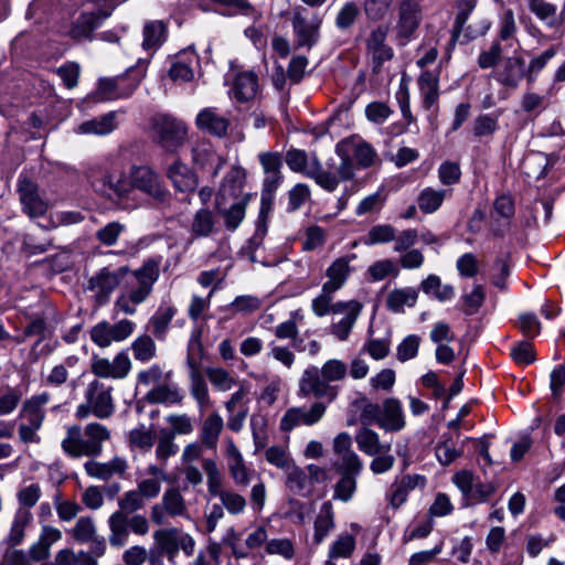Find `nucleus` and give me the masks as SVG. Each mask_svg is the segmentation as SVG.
<instances>
[{
	"label": "nucleus",
	"mask_w": 565,
	"mask_h": 565,
	"mask_svg": "<svg viewBox=\"0 0 565 565\" xmlns=\"http://www.w3.org/2000/svg\"><path fill=\"white\" fill-rule=\"evenodd\" d=\"M148 500L135 488L126 491L118 499V509L108 520V541L113 547H122L128 543L130 532L145 536L149 533L150 522L142 515L135 513L146 507Z\"/></svg>",
	"instance_id": "obj_1"
},
{
	"label": "nucleus",
	"mask_w": 565,
	"mask_h": 565,
	"mask_svg": "<svg viewBox=\"0 0 565 565\" xmlns=\"http://www.w3.org/2000/svg\"><path fill=\"white\" fill-rule=\"evenodd\" d=\"M111 12V0H76L68 9L64 33L76 42L93 41L95 31Z\"/></svg>",
	"instance_id": "obj_2"
},
{
	"label": "nucleus",
	"mask_w": 565,
	"mask_h": 565,
	"mask_svg": "<svg viewBox=\"0 0 565 565\" xmlns=\"http://www.w3.org/2000/svg\"><path fill=\"white\" fill-rule=\"evenodd\" d=\"M110 439L109 429L99 423H89L84 429L74 425L66 429L61 443L65 454L71 457H98L103 452V444Z\"/></svg>",
	"instance_id": "obj_3"
},
{
	"label": "nucleus",
	"mask_w": 565,
	"mask_h": 565,
	"mask_svg": "<svg viewBox=\"0 0 565 565\" xmlns=\"http://www.w3.org/2000/svg\"><path fill=\"white\" fill-rule=\"evenodd\" d=\"M136 285L117 297L114 310L124 315L132 316L137 306L145 302L152 292L153 284L160 275L159 262L148 259L139 269L132 273Z\"/></svg>",
	"instance_id": "obj_4"
},
{
	"label": "nucleus",
	"mask_w": 565,
	"mask_h": 565,
	"mask_svg": "<svg viewBox=\"0 0 565 565\" xmlns=\"http://www.w3.org/2000/svg\"><path fill=\"white\" fill-rule=\"evenodd\" d=\"M129 172L106 170L93 181L97 192L116 202L122 209H137L140 205L138 195H131Z\"/></svg>",
	"instance_id": "obj_5"
},
{
	"label": "nucleus",
	"mask_w": 565,
	"mask_h": 565,
	"mask_svg": "<svg viewBox=\"0 0 565 565\" xmlns=\"http://www.w3.org/2000/svg\"><path fill=\"white\" fill-rule=\"evenodd\" d=\"M202 468L206 475L207 492L210 495L218 498L228 514L235 516L243 514L247 507L246 498L234 489L223 488L222 475L215 460L204 458L202 460Z\"/></svg>",
	"instance_id": "obj_6"
},
{
	"label": "nucleus",
	"mask_w": 565,
	"mask_h": 565,
	"mask_svg": "<svg viewBox=\"0 0 565 565\" xmlns=\"http://www.w3.org/2000/svg\"><path fill=\"white\" fill-rule=\"evenodd\" d=\"M50 402L49 393H41L28 398L20 411L22 423L19 426V437L23 443H39L38 431L45 418V405Z\"/></svg>",
	"instance_id": "obj_7"
},
{
	"label": "nucleus",
	"mask_w": 565,
	"mask_h": 565,
	"mask_svg": "<svg viewBox=\"0 0 565 565\" xmlns=\"http://www.w3.org/2000/svg\"><path fill=\"white\" fill-rule=\"evenodd\" d=\"M308 178L313 179L316 183L326 191L333 192L341 181H350L354 178L352 158L347 153L341 154V161L334 170H326L319 162L317 156L312 153Z\"/></svg>",
	"instance_id": "obj_8"
},
{
	"label": "nucleus",
	"mask_w": 565,
	"mask_h": 565,
	"mask_svg": "<svg viewBox=\"0 0 565 565\" xmlns=\"http://www.w3.org/2000/svg\"><path fill=\"white\" fill-rule=\"evenodd\" d=\"M131 195L141 193L157 202H164L169 191L162 184L160 175L148 166H131L129 169Z\"/></svg>",
	"instance_id": "obj_9"
},
{
	"label": "nucleus",
	"mask_w": 565,
	"mask_h": 565,
	"mask_svg": "<svg viewBox=\"0 0 565 565\" xmlns=\"http://www.w3.org/2000/svg\"><path fill=\"white\" fill-rule=\"evenodd\" d=\"M142 77L141 70L128 68L122 75L99 79L98 93L103 99L107 100L128 98L137 89Z\"/></svg>",
	"instance_id": "obj_10"
},
{
	"label": "nucleus",
	"mask_w": 565,
	"mask_h": 565,
	"mask_svg": "<svg viewBox=\"0 0 565 565\" xmlns=\"http://www.w3.org/2000/svg\"><path fill=\"white\" fill-rule=\"evenodd\" d=\"M152 129L158 143L169 152L175 151L186 137L185 125L181 120L168 115L154 116Z\"/></svg>",
	"instance_id": "obj_11"
},
{
	"label": "nucleus",
	"mask_w": 565,
	"mask_h": 565,
	"mask_svg": "<svg viewBox=\"0 0 565 565\" xmlns=\"http://www.w3.org/2000/svg\"><path fill=\"white\" fill-rule=\"evenodd\" d=\"M17 192L22 211L30 218L41 217L49 211L50 204L41 195L38 183L28 175L21 174L19 177Z\"/></svg>",
	"instance_id": "obj_12"
},
{
	"label": "nucleus",
	"mask_w": 565,
	"mask_h": 565,
	"mask_svg": "<svg viewBox=\"0 0 565 565\" xmlns=\"http://www.w3.org/2000/svg\"><path fill=\"white\" fill-rule=\"evenodd\" d=\"M136 323L128 319H121L111 324L100 321L90 329V340L102 349L108 348L113 342H122L135 331Z\"/></svg>",
	"instance_id": "obj_13"
},
{
	"label": "nucleus",
	"mask_w": 565,
	"mask_h": 565,
	"mask_svg": "<svg viewBox=\"0 0 565 565\" xmlns=\"http://www.w3.org/2000/svg\"><path fill=\"white\" fill-rule=\"evenodd\" d=\"M128 273L129 268L127 266L115 270L104 267L89 279L88 289L94 292L99 305H105Z\"/></svg>",
	"instance_id": "obj_14"
},
{
	"label": "nucleus",
	"mask_w": 565,
	"mask_h": 565,
	"mask_svg": "<svg viewBox=\"0 0 565 565\" xmlns=\"http://www.w3.org/2000/svg\"><path fill=\"white\" fill-rule=\"evenodd\" d=\"M131 367L132 363L126 350L119 351L113 360L93 355L90 363L92 373L99 379H126Z\"/></svg>",
	"instance_id": "obj_15"
},
{
	"label": "nucleus",
	"mask_w": 565,
	"mask_h": 565,
	"mask_svg": "<svg viewBox=\"0 0 565 565\" xmlns=\"http://www.w3.org/2000/svg\"><path fill=\"white\" fill-rule=\"evenodd\" d=\"M396 38L402 45L415 36L422 22V8L416 0H403L397 8Z\"/></svg>",
	"instance_id": "obj_16"
},
{
	"label": "nucleus",
	"mask_w": 565,
	"mask_h": 565,
	"mask_svg": "<svg viewBox=\"0 0 565 565\" xmlns=\"http://www.w3.org/2000/svg\"><path fill=\"white\" fill-rule=\"evenodd\" d=\"M388 28L377 25L371 30L366 39V52L371 58V68L373 74H380L383 64L391 61L394 56L393 49L386 43Z\"/></svg>",
	"instance_id": "obj_17"
},
{
	"label": "nucleus",
	"mask_w": 565,
	"mask_h": 565,
	"mask_svg": "<svg viewBox=\"0 0 565 565\" xmlns=\"http://www.w3.org/2000/svg\"><path fill=\"white\" fill-rule=\"evenodd\" d=\"M363 305L358 300L337 301L333 305V316L341 315L339 320H333L330 326V333L340 341H345L359 316L361 315Z\"/></svg>",
	"instance_id": "obj_18"
},
{
	"label": "nucleus",
	"mask_w": 565,
	"mask_h": 565,
	"mask_svg": "<svg viewBox=\"0 0 565 565\" xmlns=\"http://www.w3.org/2000/svg\"><path fill=\"white\" fill-rule=\"evenodd\" d=\"M333 451L337 456L333 466L339 473H361L363 463L355 451L352 450V439L348 433L343 431L334 437Z\"/></svg>",
	"instance_id": "obj_19"
},
{
	"label": "nucleus",
	"mask_w": 565,
	"mask_h": 565,
	"mask_svg": "<svg viewBox=\"0 0 565 565\" xmlns=\"http://www.w3.org/2000/svg\"><path fill=\"white\" fill-rule=\"evenodd\" d=\"M525 75L524 60L520 56H510L493 68L490 77L505 89L515 90Z\"/></svg>",
	"instance_id": "obj_20"
},
{
	"label": "nucleus",
	"mask_w": 565,
	"mask_h": 565,
	"mask_svg": "<svg viewBox=\"0 0 565 565\" xmlns=\"http://www.w3.org/2000/svg\"><path fill=\"white\" fill-rule=\"evenodd\" d=\"M85 401L93 407V415L97 418H109L115 412V404L111 396V387L94 380L88 383L85 390Z\"/></svg>",
	"instance_id": "obj_21"
},
{
	"label": "nucleus",
	"mask_w": 565,
	"mask_h": 565,
	"mask_svg": "<svg viewBox=\"0 0 565 565\" xmlns=\"http://www.w3.org/2000/svg\"><path fill=\"white\" fill-rule=\"evenodd\" d=\"M326 409V404L321 402L313 403L309 408L292 407L282 416L280 428L289 431L299 425L312 426L323 417Z\"/></svg>",
	"instance_id": "obj_22"
},
{
	"label": "nucleus",
	"mask_w": 565,
	"mask_h": 565,
	"mask_svg": "<svg viewBox=\"0 0 565 565\" xmlns=\"http://www.w3.org/2000/svg\"><path fill=\"white\" fill-rule=\"evenodd\" d=\"M299 392L303 396L313 395L316 398L328 397L330 401L335 398L337 391L330 386L317 366L306 369L299 381Z\"/></svg>",
	"instance_id": "obj_23"
},
{
	"label": "nucleus",
	"mask_w": 565,
	"mask_h": 565,
	"mask_svg": "<svg viewBox=\"0 0 565 565\" xmlns=\"http://www.w3.org/2000/svg\"><path fill=\"white\" fill-rule=\"evenodd\" d=\"M225 458L231 478L237 487H247L253 472L246 466L244 457L232 438L225 439Z\"/></svg>",
	"instance_id": "obj_24"
},
{
	"label": "nucleus",
	"mask_w": 565,
	"mask_h": 565,
	"mask_svg": "<svg viewBox=\"0 0 565 565\" xmlns=\"http://www.w3.org/2000/svg\"><path fill=\"white\" fill-rule=\"evenodd\" d=\"M168 481V472L163 467L151 463L138 473L136 489L149 501L156 499Z\"/></svg>",
	"instance_id": "obj_25"
},
{
	"label": "nucleus",
	"mask_w": 565,
	"mask_h": 565,
	"mask_svg": "<svg viewBox=\"0 0 565 565\" xmlns=\"http://www.w3.org/2000/svg\"><path fill=\"white\" fill-rule=\"evenodd\" d=\"M307 10H298L292 18V28L297 38L299 46L312 47L319 40V29L321 19L318 15H312L308 19L303 13Z\"/></svg>",
	"instance_id": "obj_26"
},
{
	"label": "nucleus",
	"mask_w": 565,
	"mask_h": 565,
	"mask_svg": "<svg viewBox=\"0 0 565 565\" xmlns=\"http://www.w3.org/2000/svg\"><path fill=\"white\" fill-rule=\"evenodd\" d=\"M514 216V202L508 194L498 196L493 202V212L491 215L492 234L497 237H503L512 226Z\"/></svg>",
	"instance_id": "obj_27"
},
{
	"label": "nucleus",
	"mask_w": 565,
	"mask_h": 565,
	"mask_svg": "<svg viewBox=\"0 0 565 565\" xmlns=\"http://www.w3.org/2000/svg\"><path fill=\"white\" fill-rule=\"evenodd\" d=\"M128 468V461L118 456L113 457L106 462L89 460L84 463V470L87 476L102 481H108L115 476L124 477Z\"/></svg>",
	"instance_id": "obj_28"
},
{
	"label": "nucleus",
	"mask_w": 565,
	"mask_h": 565,
	"mask_svg": "<svg viewBox=\"0 0 565 565\" xmlns=\"http://www.w3.org/2000/svg\"><path fill=\"white\" fill-rule=\"evenodd\" d=\"M477 0H458L457 2V15L455 25L460 32L466 31L470 39H476L484 35L490 29V22L481 20L478 25L469 24L466 26L470 13L475 10Z\"/></svg>",
	"instance_id": "obj_29"
},
{
	"label": "nucleus",
	"mask_w": 565,
	"mask_h": 565,
	"mask_svg": "<svg viewBox=\"0 0 565 565\" xmlns=\"http://www.w3.org/2000/svg\"><path fill=\"white\" fill-rule=\"evenodd\" d=\"M195 122L200 130L216 137L225 136L230 127V119L214 107L202 109Z\"/></svg>",
	"instance_id": "obj_30"
},
{
	"label": "nucleus",
	"mask_w": 565,
	"mask_h": 565,
	"mask_svg": "<svg viewBox=\"0 0 565 565\" xmlns=\"http://www.w3.org/2000/svg\"><path fill=\"white\" fill-rule=\"evenodd\" d=\"M354 258L355 255L352 254L350 256L339 257L331 263L326 270V277L328 279L322 285L324 291L335 292L344 286L352 270L350 263Z\"/></svg>",
	"instance_id": "obj_31"
},
{
	"label": "nucleus",
	"mask_w": 565,
	"mask_h": 565,
	"mask_svg": "<svg viewBox=\"0 0 565 565\" xmlns=\"http://www.w3.org/2000/svg\"><path fill=\"white\" fill-rule=\"evenodd\" d=\"M406 426V416L399 399L388 397L383 401L381 428L385 431L396 433Z\"/></svg>",
	"instance_id": "obj_32"
},
{
	"label": "nucleus",
	"mask_w": 565,
	"mask_h": 565,
	"mask_svg": "<svg viewBox=\"0 0 565 565\" xmlns=\"http://www.w3.org/2000/svg\"><path fill=\"white\" fill-rule=\"evenodd\" d=\"M245 179L244 170L232 168L225 175L216 195V206L225 205L228 200H239Z\"/></svg>",
	"instance_id": "obj_33"
},
{
	"label": "nucleus",
	"mask_w": 565,
	"mask_h": 565,
	"mask_svg": "<svg viewBox=\"0 0 565 565\" xmlns=\"http://www.w3.org/2000/svg\"><path fill=\"white\" fill-rule=\"evenodd\" d=\"M167 177L179 192H192L198 186L195 173L180 160H175L167 170Z\"/></svg>",
	"instance_id": "obj_34"
},
{
	"label": "nucleus",
	"mask_w": 565,
	"mask_h": 565,
	"mask_svg": "<svg viewBox=\"0 0 565 565\" xmlns=\"http://www.w3.org/2000/svg\"><path fill=\"white\" fill-rule=\"evenodd\" d=\"M62 540V532L57 527L43 525L36 542L30 546V555L34 562H42L51 555V547Z\"/></svg>",
	"instance_id": "obj_35"
},
{
	"label": "nucleus",
	"mask_w": 565,
	"mask_h": 565,
	"mask_svg": "<svg viewBox=\"0 0 565 565\" xmlns=\"http://www.w3.org/2000/svg\"><path fill=\"white\" fill-rule=\"evenodd\" d=\"M259 90L258 77L252 71L239 72L234 79L233 97L241 103L253 100Z\"/></svg>",
	"instance_id": "obj_36"
},
{
	"label": "nucleus",
	"mask_w": 565,
	"mask_h": 565,
	"mask_svg": "<svg viewBox=\"0 0 565 565\" xmlns=\"http://www.w3.org/2000/svg\"><path fill=\"white\" fill-rule=\"evenodd\" d=\"M335 527L334 511L331 501L321 504L318 515L313 522V544H321Z\"/></svg>",
	"instance_id": "obj_37"
},
{
	"label": "nucleus",
	"mask_w": 565,
	"mask_h": 565,
	"mask_svg": "<svg viewBox=\"0 0 565 565\" xmlns=\"http://www.w3.org/2000/svg\"><path fill=\"white\" fill-rule=\"evenodd\" d=\"M198 63V57L193 50H184L173 61L169 76L174 82H190L194 77L193 65Z\"/></svg>",
	"instance_id": "obj_38"
},
{
	"label": "nucleus",
	"mask_w": 565,
	"mask_h": 565,
	"mask_svg": "<svg viewBox=\"0 0 565 565\" xmlns=\"http://www.w3.org/2000/svg\"><path fill=\"white\" fill-rule=\"evenodd\" d=\"M167 36V25L162 21H148L142 30V49L152 55L166 42Z\"/></svg>",
	"instance_id": "obj_39"
},
{
	"label": "nucleus",
	"mask_w": 565,
	"mask_h": 565,
	"mask_svg": "<svg viewBox=\"0 0 565 565\" xmlns=\"http://www.w3.org/2000/svg\"><path fill=\"white\" fill-rule=\"evenodd\" d=\"M418 299V290L413 287L394 288L386 297V308L394 313L405 312V308H413Z\"/></svg>",
	"instance_id": "obj_40"
},
{
	"label": "nucleus",
	"mask_w": 565,
	"mask_h": 565,
	"mask_svg": "<svg viewBox=\"0 0 565 565\" xmlns=\"http://www.w3.org/2000/svg\"><path fill=\"white\" fill-rule=\"evenodd\" d=\"M32 519V513L28 509L19 508L14 512L9 533L3 541L8 547H15L23 542L25 529L29 526Z\"/></svg>",
	"instance_id": "obj_41"
},
{
	"label": "nucleus",
	"mask_w": 565,
	"mask_h": 565,
	"mask_svg": "<svg viewBox=\"0 0 565 565\" xmlns=\"http://www.w3.org/2000/svg\"><path fill=\"white\" fill-rule=\"evenodd\" d=\"M224 428L222 416L213 412L202 423L200 428V440L207 449H216L218 438Z\"/></svg>",
	"instance_id": "obj_42"
},
{
	"label": "nucleus",
	"mask_w": 565,
	"mask_h": 565,
	"mask_svg": "<svg viewBox=\"0 0 565 565\" xmlns=\"http://www.w3.org/2000/svg\"><path fill=\"white\" fill-rule=\"evenodd\" d=\"M146 401L151 404H181L184 395L177 384L161 383L146 394Z\"/></svg>",
	"instance_id": "obj_43"
},
{
	"label": "nucleus",
	"mask_w": 565,
	"mask_h": 565,
	"mask_svg": "<svg viewBox=\"0 0 565 565\" xmlns=\"http://www.w3.org/2000/svg\"><path fill=\"white\" fill-rule=\"evenodd\" d=\"M177 313V309L172 306H160L154 315L149 319L147 328L152 335L164 341L170 323Z\"/></svg>",
	"instance_id": "obj_44"
},
{
	"label": "nucleus",
	"mask_w": 565,
	"mask_h": 565,
	"mask_svg": "<svg viewBox=\"0 0 565 565\" xmlns=\"http://www.w3.org/2000/svg\"><path fill=\"white\" fill-rule=\"evenodd\" d=\"M359 449L367 456H377L391 450L390 444H382L376 431L362 427L355 435Z\"/></svg>",
	"instance_id": "obj_45"
},
{
	"label": "nucleus",
	"mask_w": 565,
	"mask_h": 565,
	"mask_svg": "<svg viewBox=\"0 0 565 565\" xmlns=\"http://www.w3.org/2000/svg\"><path fill=\"white\" fill-rule=\"evenodd\" d=\"M285 484L290 492L300 497H308L313 491L307 471L295 463L286 470Z\"/></svg>",
	"instance_id": "obj_46"
},
{
	"label": "nucleus",
	"mask_w": 565,
	"mask_h": 565,
	"mask_svg": "<svg viewBox=\"0 0 565 565\" xmlns=\"http://www.w3.org/2000/svg\"><path fill=\"white\" fill-rule=\"evenodd\" d=\"M124 111H109L99 118L87 120L78 126L81 134L107 135L117 128V117Z\"/></svg>",
	"instance_id": "obj_47"
},
{
	"label": "nucleus",
	"mask_w": 565,
	"mask_h": 565,
	"mask_svg": "<svg viewBox=\"0 0 565 565\" xmlns=\"http://www.w3.org/2000/svg\"><path fill=\"white\" fill-rule=\"evenodd\" d=\"M192 160L195 164L203 169L207 167L213 168L212 177H216L218 170L223 167L224 160L221 156L216 154L207 145H200L192 149Z\"/></svg>",
	"instance_id": "obj_48"
},
{
	"label": "nucleus",
	"mask_w": 565,
	"mask_h": 565,
	"mask_svg": "<svg viewBox=\"0 0 565 565\" xmlns=\"http://www.w3.org/2000/svg\"><path fill=\"white\" fill-rule=\"evenodd\" d=\"M248 201V195L233 202L228 209L224 205L217 206L218 213L224 220L227 230L235 231L245 217V209Z\"/></svg>",
	"instance_id": "obj_49"
},
{
	"label": "nucleus",
	"mask_w": 565,
	"mask_h": 565,
	"mask_svg": "<svg viewBox=\"0 0 565 565\" xmlns=\"http://www.w3.org/2000/svg\"><path fill=\"white\" fill-rule=\"evenodd\" d=\"M161 505L169 512L172 518L185 516L188 514V508L185 500L177 488H168L162 494Z\"/></svg>",
	"instance_id": "obj_50"
},
{
	"label": "nucleus",
	"mask_w": 565,
	"mask_h": 565,
	"mask_svg": "<svg viewBox=\"0 0 565 565\" xmlns=\"http://www.w3.org/2000/svg\"><path fill=\"white\" fill-rule=\"evenodd\" d=\"M418 86L423 96V106L433 107L438 99V79L431 72H423L418 77Z\"/></svg>",
	"instance_id": "obj_51"
},
{
	"label": "nucleus",
	"mask_w": 565,
	"mask_h": 565,
	"mask_svg": "<svg viewBox=\"0 0 565 565\" xmlns=\"http://www.w3.org/2000/svg\"><path fill=\"white\" fill-rule=\"evenodd\" d=\"M424 294L436 298L439 301L450 300L455 296L454 287L450 285H441V280L437 275H429L420 284Z\"/></svg>",
	"instance_id": "obj_52"
},
{
	"label": "nucleus",
	"mask_w": 565,
	"mask_h": 565,
	"mask_svg": "<svg viewBox=\"0 0 565 565\" xmlns=\"http://www.w3.org/2000/svg\"><path fill=\"white\" fill-rule=\"evenodd\" d=\"M447 195V190H436L433 188H425L418 194L417 204L419 210L425 214L436 212L443 204Z\"/></svg>",
	"instance_id": "obj_53"
},
{
	"label": "nucleus",
	"mask_w": 565,
	"mask_h": 565,
	"mask_svg": "<svg viewBox=\"0 0 565 565\" xmlns=\"http://www.w3.org/2000/svg\"><path fill=\"white\" fill-rule=\"evenodd\" d=\"M79 363L77 355L66 356L62 363L55 365L45 377V382L52 386H61L68 379V371L75 370Z\"/></svg>",
	"instance_id": "obj_54"
},
{
	"label": "nucleus",
	"mask_w": 565,
	"mask_h": 565,
	"mask_svg": "<svg viewBox=\"0 0 565 565\" xmlns=\"http://www.w3.org/2000/svg\"><path fill=\"white\" fill-rule=\"evenodd\" d=\"M356 546L355 536L351 533H341L331 544L328 557L330 559L335 558H349L352 556Z\"/></svg>",
	"instance_id": "obj_55"
},
{
	"label": "nucleus",
	"mask_w": 565,
	"mask_h": 565,
	"mask_svg": "<svg viewBox=\"0 0 565 565\" xmlns=\"http://www.w3.org/2000/svg\"><path fill=\"white\" fill-rule=\"evenodd\" d=\"M203 352V345L201 342V331H193L189 344H188V356L186 364L190 369V379L193 376H203L200 372V358Z\"/></svg>",
	"instance_id": "obj_56"
},
{
	"label": "nucleus",
	"mask_w": 565,
	"mask_h": 565,
	"mask_svg": "<svg viewBox=\"0 0 565 565\" xmlns=\"http://www.w3.org/2000/svg\"><path fill=\"white\" fill-rule=\"evenodd\" d=\"M214 216L207 209H200L193 216L191 233L194 237H206L213 233Z\"/></svg>",
	"instance_id": "obj_57"
},
{
	"label": "nucleus",
	"mask_w": 565,
	"mask_h": 565,
	"mask_svg": "<svg viewBox=\"0 0 565 565\" xmlns=\"http://www.w3.org/2000/svg\"><path fill=\"white\" fill-rule=\"evenodd\" d=\"M153 540L162 554L173 556L178 552L179 531L174 527L157 530Z\"/></svg>",
	"instance_id": "obj_58"
},
{
	"label": "nucleus",
	"mask_w": 565,
	"mask_h": 565,
	"mask_svg": "<svg viewBox=\"0 0 565 565\" xmlns=\"http://www.w3.org/2000/svg\"><path fill=\"white\" fill-rule=\"evenodd\" d=\"M372 281H381L387 277L396 278L399 275L398 265L391 258L374 262L366 271Z\"/></svg>",
	"instance_id": "obj_59"
},
{
	"label": "nucleus",
	"mask_w": 565,
	"mask_h": 565,
	"mask_svg": "<svg viewBox=\"0 0 565 565\" xmlns=\"http://www.w3.org/2000/svg\"><path fill=\"white\" fill-rule=\"evenodd\" d=\"M265 552L268 555H277L285 561H291L296 556L295 542L288 537H275L267 541Z\"/></svg>",
	"instance_id": "obj_60"
},
{
	"label": "nucleus",
	"mask_w": 565,
	"mask_h": 565,
	"mask_svg": "<svg viewBox=\"0 0 565 565\" xmlns=\"http://www.w3.org/2000/svg\"><path fill=\"white\" fill-rule=\"evenodd\" d=\"M341 477L339 481L334 486L333 499L342 502H349L352 500L356 487H358V477L360 475H351V473H340Z\"/></svg>",
	"instance_id": "obj_61"
},
{
	"label": "nucleus",
	"mask_w": 565,
	"mask_h": 565,
	"mask_svg": "<svg viewBox=\"0 0 565 565\" xmlns=\"http://www.w3.org/2000/svg\"><path fill=\"white\" fill-rule=\"evenodd\" d=\"M206 376L212 386L218 392H228L237 384L236 379L222 367L207 369Z\"/></svg>",
	"instance_id": "obj_62"
},
{
	"label": "nucleus",
	"mask_w": 565,
	"mask_h": 565,
	"mask_svg": "<svg viewBox=\"0 0 565 565\" xmlns=\"http://www.w3.org/2000/svg\"><path fill=\"white\" fill-rule=\"evenodd\" d=\"M352 157L358 167L366 169L375 163L377 153L370 143L359 140L352 142Z\"/></svg>",
	"instance_id": "obj_63"
},
{
	"label": "nucleus",
	"mask_w": 565,
	"mask_h": 565,
	"mask_svg": "<svg viewBox=\"0 0 565 565\" xmlns=\"http://www.w3.org/2000/svg\"><path fill=\"white\" fill-rule=\"evenodd\" d=\"M129 445L142 451H149L154 445L156 434L152 429L140 425L129 431Z\"/></svg>",
	"instance_id": "obj_64"
}]
</instances>
